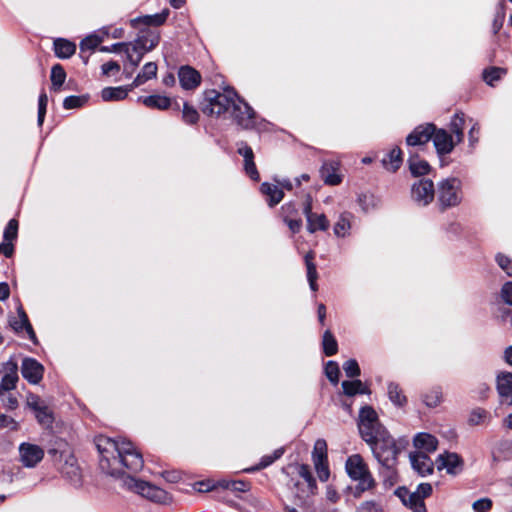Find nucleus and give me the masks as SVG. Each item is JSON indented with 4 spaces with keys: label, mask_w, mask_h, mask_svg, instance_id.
<instances>
[{
    "label": "nucleus",
    "mask_w": 512,
    "mask_h": 512,
    "mask_svg": "<svg viewBox=\"0 0 512 512\" xmlns=\"http://www.w3.org/2000/svg\"><path fill=\"white\" fill-rule=\"evenodd\" d=\"M96 447L100 454L101 470L121 478L127 490L158 504L171 502V496L165 490L129 474L139 472L144 465L142 454L130 441L100 436L96 440Z\"/></svg>",
    "instance_id": "1"
},
{
    "label": "nucleus",
    "mask_w": 512,
    "mask_h": 512,
    "mask_svg": "<svg viewBox=\"0 0 512 512\" xmlns=\"http://www.w3.org/2000/svg\"><path fill=\"white\" fill-rule=\"evenodd\" d=\"M357 426L361 438L369 445L373 456L377 455L378 451L397 446L395 439L381 424L378 414L372 406L361 407Z\"/></svg>",
    "instance_id": "2"
},
{
    "label": "nucleus",
    "mask_w": 512,
    "mask_h": 512,
    "mask_svg": "<svg viewBox=\"0 0 512 512\" xmlns=\"http://www.w3.org/2000/svg\"><path fill=\"white\" fill-rule=\"evenodd\" d=\"M160 42V34L155 30L141 31L134 42H121L113 44L114 50L125 48L128 62L137 67L146 52L152 51Z\"/></svg>",
    "instance_id": "3"
},
{
    "label": "nucleus",
    "mask_w": 512,
    "mask_h": 512,
    "mask_svg": "<svg viewBox=\"0 0 512 512\" xmlns=\"http://www.w3.org/2000/svg\"><path fill=\"white\" fill-rule=\"evenodd\" d=\"M345 469L348 476L358 482L353 490L354 496L358 497L375 486V480L361 455L353 454L349 456L345 463Z\"/></svg>",
    "instance_id": "4"
},
{
    "label": "nucleus",
    "mask_w": 512,
    "mask_h": 512,
    "mask_svg": "<svg viewBox=\"0 0 512 512\" xmlns=\"http://www.w3.org/2000/svg\"><path fill=\"white\" fill-rule=\"evenodd\" d=\"M237 93L231 88H225L223 92L209 90L205 92L202 112L209 116L219 117L230 112Z\"/></svg>",
    "instance_id": "5"
},
{
    "label": "nucleus",
    "mask_w": 512,
    "mask_h": 512,
    "mask_svg": "<svg viewBox=\"0 0 512 512\" xmlns=\"http://www.w3.org/2000/svg\"><path fill=\"white\" fill-rule=\"evenodd\" d=\"M461 187V181L454 177L439 182L437 197L443 209L457 206L461 202Z\"/></svg>",
    "instance_id": "6"
},
{
    "label": "nucleus",
    "mask_w": 512,
    "mask_h": 512,
    "mask_svg": "<svg viewBox=\"0 0 512 512\" xmlns=\"http://www.w3.org/2000/svg\"><path fill=\"white\" fill-rule=\"evenodd\" d=\"M232 118L242 129H253L256 126V113L253 108L236 95L230 110Z\"/></svg>",
    "instance_id": "7"
},
{
    "label": "nucleus",
    "mask_w": 512,
    "mask_h": 512,
    "mask_svg": "<svg viewBox=\"0 0 512 512\" xmlns=\"http://www.w3.org/2000/svg\"><path fill=\"white\" fill-rule=\"evenodd\" d=\"M27 406L33 411L38 423L43 427H50L54 421L53 413L46 402L36 394H29Z\"/></svg>",
    "instance_id": "8"
},
{
    "label": "nucleus",
    "mask_w": 512,
    "mask_h": 512,
    "mask_svg": "<svg viewBox=\"0 0 512 512\" xmlns=\"http://www.w3.org/2000/svg\"><path fill=\"white\" fill-rule=\"evenodd\" d=\"M20 461L24 467H35L44 457L42 447L32 443H21L19 446Z\"/></svg>",
    "instance_id": "9"
},
{
    "label": "nucleus",
    "mask_w": 512,
    "mask_h": 512,
    "mask_svg": "<svg viewBox=\"0 0 512 512\" xmlns=\"http://www.w3.org/2000/svg\"><path fill=\"white\" fill-rule=\"evenodd\" d=\"M505 361L512 366V354H505ZM496 389L502 401L512 405V373L500 372L496 377Z\"/></svg>",
    "instance_id": "10"
},
{
    "label": "nucleus",
    "mask_w": 512,
    "mask_h": 512,
    "mask_svg": "<svg viewBox=\"0 0 512 512\" xmlns=\"http://www.w3.org/2000/svg\"><path fill=\"white\" fill-rule=\"evenodd\" d=\"M434 193V184L431 180L421 179L412 186V198L424 206L433 200Z\"/></svg>",
    "instance_id": "11"
},
{
    "label": "nucleus",
    "mask_w": 512,
    "mask_h": 512,
    "mask_svg": "<svg viewBox=\"0 0 512 512\" xmlns=\"http://www.w3.org/2000/svg\"><path fill=\"white\" fill-rule=\"evenodd\" d=\"M437 468L445 469L448 474L456 475L463 469V460L454 452L445 451L436 459Z\"/></svg>",
    "instance_id": "12"
},
{
    "label": "nucleus",
    "mask_w": 512,
    "mask_h": 512,
    "mask_svg": "<svg viewBox=\"0 0 512 512\" xmlns=\"http://www.w3.org/2000/svg\"><path fill=\"white\" fill-rule=\"evenodd\" d=\"M22 376L31 384H38L44 373V367L33 358H25L21 368Z\"/></svg>",
    "instance_id": "13"
},
{
    "label": "nucleus",
    "mask_w": 512,
    "mask_h": 512,
    "mask_svg": "<svg viewBox=\"0 0 512 512\" xmlns=\"http://www.w3.org/2000/svg\"><path fill=\"white\" fill-rule=\"evenodd\" d=\"M436 151L439 155H445L452 152L454 146L457 144L450 135L444 129H436L432 135V138Z\"/></svg>",
    "instance_id": "14"
},
{
    "label": "nucleus",
    "mask_w": 512,
    "mask_h": 512,
    "mask_svg": "<svg viewBox=\"0 0 512 512\" xmlns=\"http://www.w3.org/2000/svg\"><path fill=\"white\" fill-rule=\"evenodd\" d=\"M180 85L185 90H194L201 83L200 73L191 66H181L178 71Z\"/></svg>",
    "instance_id": "15"
},
{
    "label": "nucleus",
    "mask_w": 512,
    "mask_h": 512,
    "mask_svg": "<svg viewBox=\"0 0 512 512\" xmlns=\"http://www.w3.org/2000/svg\"><path fill=\"white\" fill-rule=\"evenodd\" d=\"M434 132L433 124L420 125L407 136L406 143L409 146L423 145L432 138Z\"/></svg>",
    "instance_id": "16"
},
{
    "label": "nucleus",
    "mask_w": 512,
    "mask_h": 512,
    "mask_svg": "<svg viewBox=\"0 0 512 512\" xmlns=\"http://www.w3.org/2000/svg\"><path fill=\"white\" fill-rule=\"evenodd\" d=\"M410 461L413 469L421 476L429 475L433 472L434 462L424 452L417 451L410 454Z\"/></svg>",
    "instance_id": "17"
},
{
    "label": "nucleus",
    "mask_w": 512,
    "mask_h": 512,
    "mask_svg": "<svg viewBox=\"0 0 512 512\" xmlns=\"http://www.w3.org/2000/svg\"><path fill=\"white\" fill-rule=\"evenodd\" d=\"M387 397L396 408L402 409L408 404V398L397 382L389 381L387 383Z\"/></svg>",
    "instance_id": "18"
},
{
    "label": "nucleus",
    "mask_w": 512,
    "mask_h": 512,
    "mask_svg": "<svg viewBox=\"0 0 512 512\" xmlns=\"http://www.w3.org/2000/svg\"><path fill=\"white\" fill-rule=\"evenodd\" d=\"M413 444L415 448L427 454L436 451L438 447V440L435 436L429 433L421 432L415 435Z\"/></svg>",
    "instance_id": "19"
},
{
    "label": "nucleus",
    "mask_w": 512,
    "mask_h": 512,
    "mask_svg": "<svg viewBox=\"0 0 512 512\" xmlns=\"http://www.w3.org/2000/svg\"><path fill=\"white\" fill-rule=\"evenodd\" d=\"M375 455V459L378 463L388 471H393L397 465V458L400 453V449L397 446L389 448L387 450L380 451Z\"/></svg>",
    "instance_id": "20"
},
{
    "label": "nucleus",
    "mask_w": 512,
    "mask_h": 512,
    "mask_svg": "<svg viewBox=\"0 0 512 512\" xmlns=\"http://www.w3.org/2000/svg\"><path fill=\"white\" fill-rule=\"evenodd\" d=\"M10 325L16 332H25L33 342H36L35 333L22 307L18 308V318L10 321Z\"/></svg>",
    "instance_id": "21"
},
{
    "label": "nucleus",
    "mask_w": 512,
    "mask_h": 512,
    "mask_svg": "<svg viewBox=\"0 0 512 512\" xmlns=\"http://www.w3.org/2000/svg\"><path fill=\"white\" fill-rule=\"evenodd\" d=\"M338 165L334 162H324L320 174L325 184L338 185L341 183L342 178L337 174Z\"/></svg>",
    "instance_id": "22"
},
{
    "label": "nucleus",
    "mask_w": 512,
    "mask_h": 512,
    "mask_svg": "<svg viewBox=\"0 0 512 512\" xmlns=\"http://www.w3.org/2000/svg\"><path fill=\"white\" fill-rule=\"evenodd\" d=\"M134 88L130 84L118 87H106L101 91V97L104 101H120L127 97L128 93Z\"/></svg>",
    "instance_id": "23"
},
{
    "label": "nucleus",
    "mask_w": 512,
    "mask_h": 512,
    "mask_svg": "<svg viewBox=\"0 0 512 512\" xmlns=\"http://www.w3.org/2000/svg\"><path fill=\"white\" fill-rule=\"evenodd\" d=\"M157 64L155 62H148L143 67L141 72L135 77L133 82L130 84V88H136L144 84L150 79H153L157 75Z\"/></svg>",
    "instance_id": "24"
},
{
    "label": "nucleus",
    "mask_w": 512,
    "mask_h": 512,
    "mask_svg": "<svg viewBox=\"0 0 512 512\" xmlns=\"http://www.w3.org/2000/svg\"><path fill=\"white\" fill-rule=\"evenodd\" d=\"M261 192L267 197V203L271 207L280 203L284 197L283 191L277 185L267 182L261 184Z\"/></svg>",
    "instance_id": "25"
},
{
    "label": "nucleus",
    "mask_w": 512,
    "mask_h": 512,
    "mask_svg": "<svg viewBox=\"0 0 512 512\" xmlns=\"http://www.w3.org/2000/svg\"><path fill=\"white\" fill-rule=\"evenodd\" d=\"M138 101L142 102L148 108L158 110H167L171 106V99L162 95L139 97Z\"/></svg>",
    "instance_id": "26"
},
{
    "label": "nucleus",
    "mask_w": 512,
    "mask_h": 512,
    "mask_svg": "<svg viewBox=\"0 0 512 512\" xmlns=\"http://www.w3.org/2000/svg\"><path fill=\"white\" fill-rule=\"evenodd\" d=\"M307 230L315 233L318 230L325 231L329 227V221L324 214L314 213L306 216Z\"/></svg>",
    "instance_id": "27"
},
{
    "label": "nucleus",
    "mask_w": 512,
    "mask_h": 512,
    "mask_svg": "<svg viewBox=\"0 0 512 512\" xmlns=\"http://www.w3.org/2000/svg\"><path fill=\"white\" fill-rule=\"evenodd\" d=\"M402 164V151L399 147L393 148L383 159L382 165L385 169L395 172Z\"/></svg>",
    "instance_id": "28"
},
{
    "label": "nucleus",
    "mask_w": 512,
    "mask_h": 512,
    "mask_svg": "<svg viewBox=\"0 0 512 512\" xmlns=\"http://www.w3.org/2000/svg\"><path fill=\"white\" fill-rule=\"evenodd\" d=\"M54 51L57 57L67 59L75 53L76 45L71 41L59 38L54 41Z\"/></svg>",
    "instance_id": "29"
},
{
    "label": "nucleus",
    "mask_w": 512,
    "mask_h": 512,
    "mask_svg": "<svg viewBox=\"0 0 512 512\" xmlns=\"http://www.w3.org/2000/svg\"><path fill=\"white\" fill-rule=\"evenodd\" d=\"M343 392L347 396H355L357 394H370L371 391L367 385L361 380L343 381L342 382Z\"/></svg>",
    "instance_id": "30"
},
{
    "label": "nucleus",
    "mask_w": 512,
    "mask_h": 512,
    "mask_svg": "<svg viewBox=\"0 0 512 512\" xmlns=\"http://www.w3.org/2000/svg\"><path fill=\"white\" fill-rule=\"evenodd\" d=\"M314 257H315V255H314L313 251H309L304 257L306 268H307V279H308V282H309V285H310V288L312 291H316L318 289V285L316 283L317 278H318V273H317L316 265L313 262Z\"/></svg>",
    "instance_id": "31"
},
{
    "label": "nucleus",
    "mask_w": 512,
    "mask_h": 512,
    "mask_svg": "<svg viewBox=\"0 0 512 512\" xmlns=\"http://www.w3.org/2000/svg\"><path fill=\"white\" fill-rule=\"evenodd\" d=\"M283 454H284L283 448L276 449L272 454L264 455L260 459V462L256 466L247 468L244 471L247 473H252V472L264 469V468L270 466L274 461L279 459Z\"/></svg>",
    "instance_id": "32"
},
{
    "label": "nucleus",
    "mask_w": 512,
    "mask_h": 512,
    "mask_svg": "<svg viewBox=\"0 0 512 512\" xmlns=\"http://www.w3.org/2000/svg\"><path fill=\"white\" fill-rule=\"evenodd\" d=\"M422 402L428 408L437 407L442 401V391L440 388H432L421 394Z\"/></svg>",
    "instance_id": "33"
},
{
    "label": "nucleus",
    "mask_w": 512,
    "mask_h": 512,
    "mask_svg": "<svg viewBox=\"0 0 512 512\" xmlns=\"http://www.w3.org/2000/svg\"><path fill=\"white\" fill-rule=\"evenodd\" d=\"M51 89L59 91L66 79V72L60 64H55L51 69Z\"/></svg>",
    "instance_id": "34"
},
{
    "label": "nucleus",
    "mask_w": 512,
    "mask_h": 512,
    "mask_svg": "<svg viewBox=\"0 0 512 512\" xmlns=\"http://www.w3.org/2000/svg\"><path fill=\"white\" fill-rule=\"evenodd\" d=\"M167 16H168V10H165L158 14L146 15V16L140 17L138 19H134V20H132V23L141 22L148 26H160L166 21Z\"/></svg>",
    "instance_id": "35"
},
{
    "label": "nucleus",
    "mask_w": 512,
    "mask_h": 512,
    "mask_svg": "<svg viewBox=\"0 0 512 512\" xmlns=\"http://www.w3.org/2000/svg\"><path fill=\"white\" fill-rule=\"evenodd\" d=\"M299 476L305 481L307 484L308 492L310 494H314L317 488L316 480L314 479L310 467L306 464H301L298 467Z\"/></svg>",
    "instance_id": "36"
},
{
    "label": "nucleus",
    "mask_w": 512,
    "mask_h": 512,
    "mask_svg": "<svg viewBox=\"0 0 512 512\" xmlns=\"http://www.w3.org/2000/svg\"><path fill=\"white\" fill-rule=\"evenodd\" d=\"M506 73L505 68L490 67L483 71V79L488 85L493 86L494 82L500 80Z\"/></svg>",
    "instance_id": "37"
},
{
    "label": "nucleus",
    "mask_w": 512,
    "mask_h": 512,
    "mask_svg": "<svg viewBox=\"0 0 512 512\" xmlns=\"http://www.w3.org/2000/svg\"><path fill=\"white\" fill-rule=\"evenodd\" d=\"M464 115L461 114H455L451 123H450V130L456 137V143H460L463 141V129H464Z\"/></svg>",
    "instance_id": "38"
},
{
    "label": "nucleus",
    "mask_w": 512,
    "mask_h": 512,
    "mask_svg": "<svg viewBox=\"0 0 512 512\" xmlns=\"http://www.w3.org/2000/svg\"><path fill=\"white\" fill-rule=\"evenodd\" d=\"M18 382V374L16 371H11L3 375L0 381V396L3 392H7L16 388Z\"/></svg>",
    "instance_id": "39"
},
{
    "label": "nucleus",
    "mask_w": 512,
    "mask_h": 512,
    "mask_svg": "<svg viewBox=\"0 0 512 512\" xmlns=\"http://www.w3.org/2000/svg\"><path fill=\"white\" fill-rule=\"evenodd\" d=\"M63 474L74 486H78L81 483V472L78 466L73 463L66 462L63 467Z\"/></svg>",
    "instance_id": "40"
},
{
    "label": "nucleus",
    "mask_w": 512,
    "mask_h": 512,
    "mask_svg": "<svg viewBox=\"0 0 512 512\" xmlns=\"http://www.w3.org/2000/svg\"><path fill=\"white\" fill-rule=\"evenodd\" d=\"M409 168L414 176H422L429 172L430 166L425 160L410 158Z\"/></svg>",
    "instance_id": "41"
},
{
    "label": "nucleus",
    "mask_w": 512,
    "mask_h": 512,
    "mask_svg": "<svg viewBox=\"0 0 512 512\" xmlns=\"http://www.w3.org/2000/svg\"><path fill=\"white\" fill-rule=\"evenodd\" d=\"M328 459L327 457V443L324 439H317L314 443L312 451V461H323Z\"/></svg>",
    "instance_id": "42"
},
{
    "label": "nucleus",
    "mask_w": 512,
    "mask_h": 512,
    "mask_svg": "<svg viewBox=\"0 0 512 512\" xmlns=\"http://www.w3.org/2000/svg\"><path fill=\"white\" fill-rule=\"evenodd\" d=\"M182 119L186 124L194 125L199 120V113L193 106L185 102L182 110Z\"/></svg>",
    "instance_id": "43"
},
{
    "label": "nucleus",
    "mask_w": 512,
    "mask_h": 512,
    "mask_svg": "<svg viewBox=\"0 0 512 512\" xmlns=\"http://www.w3.org/2000/svg\"><path fill=\"white\" fill-rule=\"evenodd\" d=\"M88 101V96L81 95V96H68L63 101V107L65 109H75L82 107L86 102Z\"/></svg>",
    "instance_id": "44"
},
{
    "label": "nucleus",
    "mask_w": 512,
    "mask_h": 512,
    "mask_svg": "<svg viewBox=\"0 0 512 512\" xmlns=\"http://www.w3.org/2000/svg\"><path fill=\"white\" fill-rule=\"evenodd\" d=\"M102 42V38L97 35H89L84 38L80 43V51L83 53L85 51L92 52L95 48Z\"/></svg>",
    "instance_id": "45"
},
{
    "label": "nucleus",
    "mask_w": 512,
    "mask_h": 512,
    "mask_svg": "<svg viewBox=\"0 0 512 512\" xmlns=\"http://www.w3.org/2000/svg\"><path fill=\"white\" fill-rule=\"evenodd\" d=\"M317 476L320 481L325 482L330 477V470L328 465V459L323 461H313Z\"/></svg>",
    "instance_id": "46"
},
{
    "label": "nucleus",
    "mask_w": 512,
    "mask_h": 512,
    "mask_svg": "<svg viewBox=\"0 0 512 512\" xmlns=\"http://www.w3.org/2000/svg\"><path fill=\"white\" fill-rule=\"evenodd\" d=\"M350 229V221L347 215L343 214L339 217L334 226V233L338 237H344Z\"/></svg>",
    "instance_id": "47"
},
{
    "label": "nucleus",
    "mask_w": 512,
    "mask_h": 512,
    "mask_svg": "<svg viewBox=\"0 0 512 512\" xmlns=\"http://www.w3.org/2000/svg\"><path fill=\"white\" fill-rule=\"evenodd\" d=\"M324 371L326 377L329 379L330 382H332L333 384L338 383L340 370L337 363L333 361H328L325 365Z\"/></svg>",
    "instance_id": "48"
},
{
    "label": "nucleus",
    "mask_w": 512,
    "mask_h": 512,
    "mask_svg": "<svg viewBox=\"0 0 512 512\" xmlns=\"http://www.w3.org/2000/svg\"><path fill=\"white\" fill-rule=\"evenodd\" d=\"M489 412L482 408H476L471 411L469 416V423L471 425H479L483 423L488 417Z\"/></svg>",
    "instance_id": "49"
},
{
    "label": "nucleus",
    "mask_w": 512,
    "mask_h": 512,
    "mask_svg": "<svg viewBox=\"0 0 512 512\" xmlns=\"http://www.w3.org/2000/svg\"><path fill=\"white\" fill-rule=\"evenodd\" d=\"M17 233H18V222L15 219H11L8 222V224L4 230V234H3L4 240L6 242L13 241L14 239L17 238Z\"/></svg>",
    "instance_id": "50"
},
{
    "label": "nucleus",
    "mask_w": 512,
    "mask_h": 512,
    "mask_svg": "<svg viewBox=\"0 0 512 512\" xmlns=\"http://www.w3.org/2000/svg\"><path fill=\"white\" fill-rule=\"evenodd\" d=\"M495 259L500 268L508 276L512 277V259L501 253H498Z\"/></svg>",
    "instance_id": "51"
},
{
    "label": "nucleus",
    "mask_w": 512,
    "mask_h": 512,
    "mask_svg": "<svg viewBox=\"0 0 512 512\" xmlns=\"http://www.w3.org/2000/svg\"><path fill=\"white\" fill-rule=\"evenodd\" d=\"M323 352H337V341L330 331H326L323 335Z\"/></svg>",
    "instance_id": "52"
},
{
    "label": "nucleus",
    "mask_w": 512,
    "mask_h": 512,
    "mask_svg": "<svg viewBox=\"0 0 512 512\" xmlns=\"http://www.w3.org/2000/svg\"><path fill=\"white\" fill-rule=\"evenodd\" d=\"M238 153L244 158V165H249L254 162V153L250 146L246 143L241 142L238 145Z\"/></svg>",
    "instance_id": "53"
},
{
    "label": "nucleus",
    "mask_w": 512,
    "mask_h": 512,
    "mask_svg": "<svg viewBox=\"0 0 512 512\" xmlns=\"http://www.w3.org/2000/svg\"><path fill=\"white\" fill-rule=\"evenodd\" d=\"M4 428L11 431H17L19 429V423L8 415L0 414V429Z\"/></svg>",
    "instance_id": "54"
},
{
    "label": "nucleus",
    "mask_w": 512,
    "mask_h": 512,
    "mask_svg": "<svg viewBox=\"0 0 512 512\" xmlns=\"http://www.w3.org/2000/svg\"><path fill=\"white\" fill-rule=\"evenodd\" d=\"M343 368L347 377L354 378L360 374L359 365L354 359L346 361Z\"/></svg>",
    "instance_id": "55"
},
{
    "label": "nucleus",
    "mask_w": 512,
    "mask_h": 512,
    "mask_svg": "<svg viewBox=\"0 0 512 512\" xmlns=\"http://www.w3.org/2000/svg\"><path fill=\"white\" fill-rule=\"evenodd\" d=\"M48 103V97L46 93H41L38 100V124L42 125L46 114V107Z\"/></svg>",
    "instance_id": "56"
},
{
    "label": "nucleus",
    "mask_w": 512,
    "mask_h": 512,
    "mask_svg": "<svg viewBox=\"0 0 512 512\" xmlns=\"http://www.w3.org/2000/svg\"><path fill=\"white\" fill-rule=\"evenodd\" d=\"M475 512H488L492 508V501L489 498H481L472 505Z\"/></svg>",
    "instance_id": "57"
},
{
    "label": "nucleus",
    "mask_w": 512,
    "mask_h": 512,
    "mask_svg": "<svg viewBox=\"0 0 512 512\" xmlns=\"http://www.w3.org/2000/svg\"><path fill=\"white\" fill-rule=\"evenodd\" d=\"M225 487L227 489H230L232 491H237V492H246L250 488L249 483L242 481V480L227 482Z\"/></svg>",
    "instance_id": "58"
},
{
    "label": "nucleus",
    "mask_w": 512,
    "mask_h": 512,
    "mask_svg": "<svg viewBox=\"0 0 512 512\" xmlns=\"http://www.w3.org/2000/svg\"><path fill=\"white\" fill-rule=\"evenodd\" d=\"M501 297L506 304L512 306V282H507L502 286Z\"/></svg>",
    "instance_id": "59"
},
{
    "label": "nucleus",
    "mask_w": 512,
    "mask_h": 512,
    "mask_svg": "<svg viewBox=\"0 0 512 512\" xmlns=\"http://www.w3.org/2000/svg\"><path fill=\"white\" fill-rule=\"evenodd\" d=\"M433 488L430 483H421L417 486L415 493L420 497V499L429 497L432 494Z\"/></svg>",
    "instance_id": "60"
},
{
    "label": "nucleus",
    "mask_w": 512,
    "mask_h": 512,
    "mask_svg": "<svg viewBox=\"0 0 512 512\" xmlns=\"http://www.w3.org/2000/svg\"><path fill=\"white\" fill-rule=\"evenodd\" d=\"M357 512H383L381 507L375 502L368 501L360 505Z\"/></svg>",
    "instance_id": "61"
},
{
    "label": "nucleus",
    "mask_w": 512,
    "mask_h": 512,
    "mask_svg": "<svg viewBox=\"0 0 512 512\" xmlns=\"http://www.w3.org/2000/svg\"><path fill=\"white\" fill-rule=\"evenodd\" d=\"M284 222L288 225L289 229L293 233H298L302 228V220L301 219H291L288 216H284Z\"/></svg>",
    "instance_id": "62"
},
{
    "label": "nucleus",
    "mask_w": 512,
    "mask_h": 512,
    "mask_svg": "<svg viewBox=\"0 0 512 512\" xmlns=\"http://www.w3.org/2000/svg\"><path fill=\"white\" fill-rule=\"evenodd\" d=\"M244 170L246 174L254 181L259 180V173L256 168L255 162L250 163L249 165H244Z\"/></svg>",
    "instance_id": "63"
},
{
    "label": "nucleus",
    "mask_w": 512,
    "mask_h": 512,
    "mask_svg": "<svg viewBox=\"0 0 512 512\" xmlns=\"http://www.w3.org/2000/svg\"><path fill=\"white\" fill-rule=\"evenodd\" d=\"M102 73L104 75H109L112 71H119L120 65L115 61H109L102 65Z\"/></svg>",
    "instance_id": "64"
}]
</instances>
